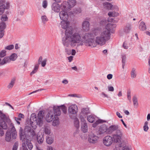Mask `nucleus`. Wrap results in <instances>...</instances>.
I'll use <instances>...</instances> for the list:
<instances>
[{"instance_id":"obj_1","label":"nucleus","mask_w":150,"mask_h":150,"mask_svg":"<svg viewBox=\"0 0 150 150\" xmlns=\"http://www.w3.org/2000/svg\"><path fill=\"white\" fill-rule=\"evenodd\" d=\"M116 27L115 24L109 23L104 28H94L92 31L86 33L84 37L87 39V46L93 47L97 45L100 46L105 45L107 40L110 38V31Z\"/></svg>"},{"instance_id":"obj_2","label":"nucleus","mask_w":150,"mask_h":150,"mask_svg":"<svg viewBox=\"0 0 150 150\" xmlns=\"http://www.w3.org/2000/svg\"><path fill=\"white\" fill-rule=\"evenodd\" d=\"M60 25L63 29L66 30L65 35L62 40L64 46L73 47L76 45L82 46L84 44L87 46V39L84 37L86 33L82 36L79 32H75L71 26L70 22L67 20H62Z\"/></svg>"},{"instance_id":"obj_3","label":"nucleus","mask_w":150,"mask_h":150,"mask_svg":"<svg viewBox=\"0 0 150 150\" xmlns=\"http://www.w3.org/2000/svg\"><path fill=\"white\" fill-rule=\"evenodd\" d=\"M44 112L42 110L40 111L38 113V117H37L35 113H33L31 115L30 120L31 126L33 128L36 127V126H33L35 123L36 125H38L40 127L42 126L43 124V118L44 117Z\"/></svg>"},{"instance_id":"obj_4","label":"nucleus","mask_w":150,"mask_h":150,"mask_svg":"<svg viewBox=\"0 0 150 150\" xmlns=\"http://www.w3.org/2000/svg\"><path fill=\"white\" fill-rule=\"evenodd\" d=\"M66 1H63L61 4V11L59 13V16L62 20H68L70 15V12L67 8Z\"/></svg>"},{"instance_id":"obj_5","label":"nucleus","mask_w":150,"mask_h":150,"mask_svg":"<svg viewBox=\"0 0 150 150\" xmlns=\"http://www.w3.org/2000/svg\"><path fill=\"white\" fill-rule=\"evenodd\" d=\"M11 127V130L9 129L7 131L5 135V140L7 142H9L11 138V134L12 135V138L13 139L16 138L17 136L16 131L12 123H11L10 125Z\"/></svg>"},{"instance_id":"obj_6","label":"nucleus","mask_w":150,"mask_h":150,"mask_svg":"<svg viewBox=\"0 0 150 150\" xmlns=\"http://www.w3.org/2000/svg\"><path fill=\"white\" fill-rule=\"evenodd\" d=\"M52 110L54 113H55V115L57 116H59L61 114V110L64 113H65L67 112V108L64 105H62L59 106H54L53 108H50Z\"/></svg>"},{"instance_id":"obj_7","label":"nucleus","mask_w":150,"mask_h":150,"mask_svg":"<svg viewBox=\"0 0 150 150\" xmlns=\"http://www.w3.org/2000/svg\"><path fill=\"white\" fill-rule=\"evenodd\" d=\"M87 119L88 121L91 123L95 122L92 124V126L94 127H96L98 124L102 122L101 120L98 119L96 116L93 115L88 116Z\"/></svg>"},{"instance_id":"obj_8","label":"nucleus","mask_w":150,"mask_h":150,"mask_svg":"<svg viewBox=\"0 0 150 150\" xmlns=\"http://www.w3.org/2000/svg\"><path fill=\"white\" fill-rule=\"evenodd\" d=\"M10 5L8 2H6V0H0V15L4 13L5 9L10 8Z\"/></svg>"},{"instance_id":"obj_9","label":"nucleus","mask_w":150,"mask_h":150,"mask_svg":"<svg viewBox=\"0 0 150 150\" xmlns=\"http://www.w3.org/2000/svg\"><path fill=\"white\" fill-rule=\"evenodd\" d=\"M122 136V134L120 130H117L115 133L112 135V141L114 142L120 143L121 142Z\"/></svg>"},{"instance_id":"obj_10","label":"nucleus","mask_w":150,"mask_h":150,"mask_svg":"<svg viewBox=\"0 0 150 150\" xmlns=\"http://www.w3.org/2000/svg\"><path fill=\"white\" fill-rule=\"evenodd\" d=\"M56 117L53 110L51 109V108H49L45 117L47 122H52Z\"/></svg>"},{"instance_id":"obj_11","label":"nucleus","mask_w":150,"mask_h":150,"mask_svg":"<svg viewBox=\"0 0 150 150\" xmlns=\"http://www.w3.org/2000/svg\"><path fill=\"white\" fill-rule=\"evenodd\" d=\"M78 111V107L76 104H72L69 106L68 108V112L70 115L76 114Z\"/></svg>"},{"instance_id":"obj_12","label":"nucleus","mask_w":150,"mask_h":150,"mask_svg":"<svg viewBox=\"0 0 150 150\" xmlns=\"http://www.w3.org/2000/svg\"><path fill=\"white\" fill-rule=\"evenodd\" d=\"M112 140V137L108 135L103 138V142L105 146H109L112 144L113 142Z\"/></svg>"},{"instance_id":"obj_13","label":"nucleus","mask_w":150,"mask_h":150,"mask_svg":"<svg viewBox=\"0 0 150 150\" xmlns=\"http://www.w3.org/2000/svg\"><path fill=\"white\" fill-rule=\"evenodd\" d=\"M7 124L5 122L0 119V137L3 136L4 134V133L2 129H7Z\"/></svg>"},{"instance_id":"obj_14","label":"nucleus","mask_w":150,"mask_h":150,"mask_svg":"<svg viewBox=\"0 0 150 150\" xmlns=\"http://www.w3.org/2000/svg\"><path fill=\"white\" fill-rule=\"evenodd\" d=\"M81 122V129L84 133L86 132L88 130V127L86 121L82 116L80 117Z\"/></svg>"},{"instance_id":"obj_15","label":"nucleus","mask_w":150,"mask_h":150,"mask_svg":"<svg viewBox=\"0 0 150 150\" xmlns=\"http://www.w3.org/2000/svg\"><path fill=\"white\" fill-rule=\"evenodd\" d=\"M57 2H54L52 3L51 6L52 10L55 13L60 12V9L61 10V4Z\"/></svg>"},{"instance_id":"obj_16","label":"nucleus","mask_w":150,"mask_h":150,"mask_svg":"<svg viewBox=\"0 0 150 150\" xmlns=\"http://www.w3.org/2000/svg\"><path fill=\"white\" fill-rule=\"evenodd\" d=\"M6 27V24L2 22L0 23V39L3 38L5 34V29Z\"/></svg>"},{"instance_id":"obj_17","label":"nucleus","mask_w":150,"mask_h":150,"mask_svg":"<svg viewBox=\"0 0 150 150\" xmlns=\"http://www.w3.org/2000/svg\"><path fill=\"white\" fill-rule=\"evenodd\" d=\"M0 119L2 120L3 121L4 120L6 121L9 125H10L11 123L10 119L9 118L8 116L4 113L1 110H0Z\"/></svg>"},{"instance_id":"obj_18","label":"nucleus","mask_w":150,"mask_h":150,"mask_svg":"<svg viewBox=\"0 0 150 150\" xmlns=\"http://www.w3.org/2000/svg\"><path fill=\"white\" fill-rule=\"evenodd\" d=\"M98 139L97 136L93 134H91L88 135V140L91 143H96Z\"/></svg>"},{"instance_id":"obj_19","label":"nucleus","mask_w":150,"mask_h":150,"mask_svg":"<svg viewBox=\"0 0 150 150\" xmlns=\"http://www.w3.org/2000/svg\"><path fill=\"white\" fill-rule=\"evenodd\" d=\"M98 133L99 134H108V127L105 125H103L100 127Z\"/></svg>"},{"instance_id":"obj_20","label":"nucleus","mask_w":150,"mask_h":150,"mask_svg":"<svg viewBox=\"0 0 150 150\" xmlns=\"http://www.w3.org/2000/svg\"><path fill=\"white\" fill-rule=\"evenodd\" d=\"M119 126L117 125H112L108 127V134H111L115 131L120 130L118 129Z\"/></svg>"},{"instance_id":"obj_21","label":"nucleus","mask_w":150,"mask_h":150,"mask_svg":"<svg viewBox=\"0 0 150 150\" xmlns=\"http://www.w3.org/2000/svg\"><path fill=\"white\" fill-rule=\"evenodd\" d=\"M67 2V8L68 9H71L75 6L76 4V0H68Z\"/></svg>"},{"instance_id":"obj_22","label":"nucleus","mask_w":150,"mask_h":150,"mask_svg":"<svg viewBox=\"0 0 150 150\" xmlns=\"http://www.w3.org/2000/svg\"><path fill=\"white\" fill-rule=\"evenodd\" d=\"M90 24L88 21H85L83 22L82 24V28L85 31H88L90 29Z\"/></svg>"},{"instance_id":"obj_23","label":"nucleus","mask_w":150,"mask_h":150,"mask_svg":"<svg viewBox=\"0 0 150 150\" xmlns=\"http://www.w3.org/2000/svg\"><path fill=\"white\" fill-rule=\"evenodd\" d=\"M25 132H27L28 133H30V134L33 137L35 135V132L33 129H31L30 127L28 126H25Z\"/></svg>"},{"instance_id":"obj_24","label":"nucleus","mask_w":150,"mask_h":150,"mask_svg":"<svg viewBox=\"0 0 150 150\" xmlns=\"http://www.w3.org/2000/svg\"><path fill=\"white\" fill-rule=\"evenodd\" d=\"M90 113V111L89 109L88 108H83L81 110L80 113V116H82L83 117V116L85 117L87 115Z\"/></svg>"},{"instance_id":"obj_25","label":"nucleus","mask_w":150,"mask_h":150,"mask_svg":"<svg viewBox=\"0 0 150 150\" xmlns=\"http://www.w3.org/2000/svg\"><path fill=\"white\" fill-rule=\"evenodd\" d=\"M11 62L9 56L5 57L0 62V66L3 65L8 63H10Z\"/></svg>"},{"instance_id":"obj_26","label":"nucleus","mask_w":150,"mask_h":150,"mask_svg":"<svg viewBox=\"0 0 150 150\" xmlns=\"http://www.w3.org/2000/svg\"><path fill=\"white\" fill-rule=\"evenodd\" d=\"M37 140L38 143L40 144H41L43 142L44 140L43 135L40 132H38L37 135Z\"/></svg>"},{"instance_id":"obj_27","label":"nucleus","mask_w":150,"mask_h":150,"mask_svg":"<svg viewBox=\"0 0 150 150\" xmlns=\"http://www.w3.org/2000/svg\"><path fill=\"white\" fill-rule=\"evenodd\" d=\"M19 134L20 139L22 141H25V139L26 137V136L23 132V129L21 127L19 129Z\"/></svg>"},{"instance_id":"obj_28","label":"nucleus","mask_w":150,"mask_h":150,"mask_svg":"<svg viewBox=\"0 0 150 150\" xmlns=\"http://www.w3.org/2000/svg\"><path fill=\"white\" fill-rule=\"evenodd\" d=\"M54 138L52 135H48L46 137L47 143L49 144H51L53 142Z\"/></svg>"},{"instance_id":"obj_29","label":"nucleus","mask_w":150,"mask_h":150,"mask_svg":"<svg viewBox=\"0 0 150 150\" xmlns=\"http://www.w3.org/2000/svg\"><path fill=\"white\" fill-rule=\"evenodd\" d=\"M42 60V57H40L39 58L38 60V64H41V66L42 67H45L46 64L47 60L46 59H44L43 61Z\"/></svg>"},{"instance_id":"obj_30","label":"nucleus","mask_w":150,"mask_h":150,"mask_svg":"<svg viewBox=\"0 0 150 150\" xmlns=\"http://www.w3.org/2000/svg\"><path fill=\"white\" fill-rule=\"evenodd\" d=\"M131 29V26L129 25H126L122 30V32L126 34L129 33Z\"/></svg>"},{"instance_id":"obj_31","label":"nucleus","mask_w":150,"mask_h":150,"mask_svg":"<svg viewBox=\"0 0 150 150\" xmlns=\"http://www.w3.org/2000/svg\"><path fill=\"white\" fill-rule=\"evenodd\" d=\"M139 28L141 30L144 31L146 29L145 23L143 21L141 22L139 24Z\"/></svg>"},{"instance_id":"obj_32","label":"nucleus","mask_w":150,"mask_h":150,"mask_svg":"<svg viewBox=\"0 0 150 150\" xmlns=\"http://www.w3.org/2000/svg\"><path fill=\"white\" fill-rule=\"evenodd\" d=\"M103 7L107 9L110 10L113 7L112 5L110 3L108 2H105L103 3Z\"/></svg>"},{"instance_id":"obj_33","label":"nucleus","mask_w":150,"mask_h":150,"mask_svg":"<svg viewBox=\"0 0 150 150\" xmlns=\"http://www.w3.org/2000/svg\"><path fill=\"white\" fill-rule=\"evenodd\" d=\"M23 143H25L26 144L28 149L30 150H31L33 147V145L31 142L28 140L26 138L25 139V141H22Z\"/></svg>"},{"instance_id":"obj_34","label":"nucleus","mask_w":150,"mask_h":150,"mask_svg":"<svg viewBox=\"0 0 150 150\" xmlns=\"http://www.w3.org/2000/svg\"><path fill=\"white\" fill-rule=\"evenodd\" d=\"M16 81V79L15 78H13L11 79L10 82L7 86V88L9 89H11L14 85Z\"/></svg>"},{"instance_id":"obj_35","label":"nucleus","mask_w":150,"mask_h":150,"mask_svg":"<svg viewBox=\"0 0 150 150\" xmlns=\"http://www.w3.org/2000/svg\"><path fill=\"white\" fill-rule=\"evenodd\" d=\"M52 122V125L54 126L58 125L59 124V118L57 116L54 118Z\"/></svg>"},{"instance_id":"obj_36","label":"nucleus","mask_w":150,"mask_h":150,"mask_svg":"<svg viewBox=\"0 0 150 150\" xmlns=\"http://www.w3.org/2000/svg\"><path fill=\"white\" fill-rule=\"evenodd\" d=\"M1 22L7 21L8 20V15L6 14H2L1 18Z\"/></svg>"},{"instance_id":"obj_37","label":"nucleus","mask_w":150,"mask_h":150,"mask_svg":"<svg viewBox=\"0 0 150 150\" xmlns=\"http://www.w3.org/2000/svg\"><path fill=\"white\" fill-rule=\"evenodd\" d=\"M108 15L110 17H114L118 16L119 15V14L117 12L110 11L109 12Z\"/></svg>"},{"instance_id":"obj_38","label":"nucleus","mask_w":150,"mask_h":150,"mask_svg":"<svg viewBox=\"0 0 150 150\" xmlns=\"http://www.w3.org/2000/svg\"><path fill=\"white\" fill-rule=\"evenodd\" d=\"M39 65L38 64H36L35 65L34 67L33 70L30 73V75H32L36 73L37 71H38V68H39Z\"/></svg>"},{"instance_id":"obj_39","label":"nucleus","mask_w":150,"mask_h":150,"mask_svg":"<svg viewBox=\"0 0 150 150\" xmlns=\"http://www.w3.org/2000/svg\"><path fill=\"white\" fill-rule=\"evenodd\" d=\"M11 61H15L17 58V54L15 53L12 54L9 56Z\"/></svg>"},{"instance_id":"obj_40","label":"nucleus","mask_w":150,"mask_h":150,"mask_svg":"<svg viewBox=\"0 0 150 150\" xmlns=\"http://www.w3.org/2000/svg\"><path fill=\"white\" fill-rule=\"evenodd\" d=\"M131 77L132 78H134L136 77V69L134 68H132L131 73Z\"/></svg>"},{"instance_id":"obj_41","label":"nucleus","mask_w":150,"mask_h":150,"mask_svg":"<svg viewBox=\"0 0 150 150\" xmlns=\"http://www.w3.org/2000/svg\"><path fill=\"white\" fill-rule=\"evenodd\" d=\"M131 90L129 89L127 91V96L128 99L130 103L131 102Z\"/></svg>"},{"instance_id":"obj_42","label":"nucleus","mask_w":150,"mask_h":150,"mask_svg":"<svg viewBox=\"0 0 150 150\" xmlns=\"http://www.w3.org/2000/svg\"><path fill=\"white\" fill-rule=\"evenodd\" d=\"M6 51L5 50H3L0 51V58H3L6 56Z\"/></svg>"},{"instance_id":"obj_43","label":"nucleus","mask_w":150,"mask_h":150,"mask_svg":"<svg viewBox=\"0 0 150 150\" xmlns=\"http://www.w3.org/2000/svg\"><path fill=\"white\" fill-rule=\"evenodd\" d=\"M134 105L136 107H137L138 105V103L137 98L136 97H134L133 98Z\"/></svg>"},{"instance_id":"obj_44","label":"nucleus","mask_w":150,"mask_h":150,"mask_svg":"<svg viewBox=\"0 0 150 150\" xmlns=\"http://www.w3.org/2000/svg\"><path fill=\"white\" fill-rule=\"evenodd\" d=\"M41 19L42 22L44 24H45L48 20L47 16L45 15L42 16L41 17Z\"/></svg>"},{"instance_id":"obj_45","label":"nucleus","mask_w":150,"mask_h":150,"mask_svg":"<svg viewBox=\"0 0 150 150\" xmlns=\"http://www.w3.org/2000/svg\"><path fill=\"white\" fill-rule=\"evenodd\" d=\"M79 123L78 119L77 118H75L74 120V125L75 127L77 128H78L79 127Z\"/></svg>"},{"instance_id":"obj_46","label":"nucleus","mask_w":150,"mask_h":150,"mask_svg":"<svg viewBox=\"0 0 150 150\" xmlns=\"http://www.w3.org/2000/svg\"><path fill=\"white\" fill-rule=\"evenodd\" d=\"M14 47V45H11L5 46L4 49L5 50H10L13 49Z\"/></svg>"},{"instance_id":"obj_47","label":"nucleus","mask_w":150,"mask_h":150,"mask_svg":"<svg viewBox=\"0 0 150 150\" xmlns=\"http://www.w3.org/2000/svg\"><path fill=\"white\" fill-rule=\"evenodd\" d=\"M148 122L147 121H146L144 123L143 129L145 132H147L149 129V128L148 126Z\"/></svg>"},{"instance_id":"obj_48","label":"nucleus","mask_w":150,"mask_h":150,"mask_svg":"<svg viewBox=\"0 0 150 150\" xmlns=\"http://www.w3.org/2000/svg\"><path fill=\"white\" fill-rule=\"evenodd\" d=\"M44 131L45 133L46 134H49L50 132V130L49 128L45 127Z\"/></svg>"},{"instance_id":"obj_49","label":"nucleus","mask_w":150,"mask_h":150,"mask_svg":"<svg viewBox=\"0 0 150 150\" xmlns=\"http://www.w3.org/2000/svg\"><path fill=\"white\" fill-rule=\"evenodd\" d=\"M47 2L46 0L44 1L42 4V6L43 8H47Z\"/></svg>"},{"instance_id":"obj_50","label":"nucleus","mask_w":150,"mask_h":150,"mask_svg":"<svg viewBox=\"0 0 150 150\" xmlns=\"http://www.w3.org/2000/svg\"><path fill=\"white\" fill-rule=\"evenodd\" d=\"M122 62H125L126 59V56L125 54H123L122 55Z\"/></svg>"},{"instance_id":"obj_51","label":"nucleus","mask_w":150,"mask_h":150,"mask_svg":"<svg viewBox=\"0 0 150 150\" xmlns=\"http://www.w3.org/2000/svg\"><path fill=\"white\" fill-rule=\"evenodd\" d=\"M74 12V13H73V14H74V13H79L81 12V10L80 8H79L77 9H75Z\"/></svg>"},{"instance_id":"obj_52","label":"nucleus","mask_w":150,"mask_h":150,"mask_svg":"<svg viewBox=\"0 0 150 150\" xmlns=\"http://www.w3.org/2000/svg\"><path fill=\"white\" fill-rule=\"evenodd\" d=\"M123 47L125 49H127L128 48V46L127 42H124L123 44Z\"/></svg>"},{"instance_id":"obj_53","label":"nucleus","mask_w":150,"mask_h":150,"mask_svg":"<svg viewBox=\"0 0 150 150\" xmlns=\"http://www.w3.org/2000/svg\"><path fill=\"white\" fill-rule=\"evenodd\" d=\"M22 146L23 150H28L27 148L26 145H25V143H23L22 144Z\"/></svg>"},{"instance_id":"obj_54","label":"nucleus","mask_w":150,"mask_h":150,"mask_svg":"<svg viewBox=\"0 0 150 150\" xmlns=\"http://www.w3.org/2000/svg\"><path fill=\"white\" fill-rule=\"evenodd\" d=\"M108 88L109 91L112 92L114 91V88L112 86H108Z\"/></svg>"},{"instance_id":"obj_55","label":"nucleus","mask_w":150,"mask_h":150,"mask_svg":"<svg viewBox=\"0 0 150 150\" xmlns=\"http://www.w3.org/2000/svg\"><path fill=\"white\" fill-rule=\"evenodd\" d=\"M112 75L111 74H108L107 76V78L109 80L111 79L112 78Z\"/></svg>"},{"instance_id":"obj_56","label":"nucleus","mask_w":150,"mask_h":150,"mask_svg":"<svg viewBox=\"0 0 150 150\" xmlns=\"http://www.w3.org/2000/svg\"><path fill=\"white\" fill-rule=\"evenodd\" d=\"M107 23V21L105 20H104L101 22L100 24L103 25H105Z\"/></svg>"},{"instance_id":"obj_57","label":"nucleus","mask_w":150,"mask_h":150,"mask_svg":"<svg viewBox=\"0 0 150 150\" xmlns=\"http://www.w3.org/2000/svg\"><path fill=\"white\" fill-rule=\"evenodd\" d=\"M43 90V89H39L37 90H36L35 91L32 92L31 93H29L28 94V95H30L31 94L33 93H36L38 91H41L42 90Z\"/></svg>"},{"instance_id":"obj_58","label":"nucleus","mask_w":150,"mask_h":150,"mask_svg":"<svg viewBox=\"0 0 150 150\" xmlns=\"http://www.w3.org/2000/svg\"><path fill=\"white\" fill-rule=\"evenodd\" d=\"M73 57H74L72 56H70L69 57H68L69 62H70L72 61L73 59Z\"/></svg>"},{"instance_id":"obj_59","label":"nucleus","mask_w":150,"mask_h":150,"mask_svg":"<svg viewBox=\"0 0 150 150\" xmlns=\"http://www.w3.org/2000/svg\"><path fill=\"white\" fill-rule=\"evenodd\" d=\"M71 54L73 56H74L76 54V50L74 49H72L71 50Z\"/></svg>"},{"instance_id":"obj_60","label":"nucleus","mask_w":150,"mask_h":150,"mask_svg":"<svg viewBox=\"0 0 150 150\" xmlns=\"http://www.w3.org/2000/svg\"><path fill=\"white\" fill-rule=\"evenodd\" d=\"M116 11H117L119 10V8L117 6H114L113 7H112Z\"/></svg>"},{"instance_id":"obj_61","label":"nucleus","mask_w":150,"mask_h":150,"mask_svg":"<svg viewBox=\"0 0 150 150\" xmlns=\"http://www.w3.org/2000/svg\"><path fill=\"white\" fill-rule=\"evenodd\" d=\"M62 82L64 84H66L68 83V81L66 79H64L62 81Z\"/></svg>"},{"instance_id":"obj_62","label":"nucleus","mask_w":150,"mask_h":150,"mask_svg":"<svg viewBox=\"0 0 150 150\" xmlns=\"http://www.w3.org/2000/svg\"><path fill=\"white\" fill-rule=\"evenodd\" d=\"M116 115L119 118H122V115H120V112H116Z\"/></svg>"},{"instance_id":"obj_63","label":"nucleus","mask_w":150,"mask_h":150,"mask_svg":"<svg viewBox=\"0 0 150 150\" xmlns=\"http://www.w3.org/2000/svg\"><path fill=\"white\" fill-rule=\"evenodd\" d=\"M69 96L72 97H79L78 96H77V95L76 94H69L68 95Z\"/></svg>"},{"instance_id":"obj_64","label":"nucleus","mask_w":150,"mask_h":150,"mask_svg":"<svg viewBox=\"0 0 150 150\" xmlns=\"http://www.w3.org/2000/svg\"><path fill=\"white\" fill-rule=\"evenodd\" d=\"M47 150H56L54 149L51 146H48L47 148Z\"/></svg>"}]
</instances>
